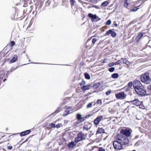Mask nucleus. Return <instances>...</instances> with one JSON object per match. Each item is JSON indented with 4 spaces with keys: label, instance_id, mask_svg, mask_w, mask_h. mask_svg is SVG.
<instances>
[{
    "label": "nucleus",
    "instance_id": "nucleus-1",
    "mask_svg": "<svg viewBox=\"0 0 151 151\" xmlns=\"http://www.w3.org/2000/svg\"><path fill=\"white\" fill-rule=\"evenodd\" d=\"M133 86L135 92L138 95L144 96L146 94V90L140 81L138 80L134 81L133 82Z\"/></svg>",
    "mask_w": 151,
    "mask_h": 151
},
{
    "label": "nucleus",
    "instance_id": "nucleus-2",
    "mask_svg": "<svg viewBox=\"0 0 151 151\" xmlns=\"http://www.w3.org/2000/svg\"><path fill=\"white\" fill-rule=\"evenodd\" d=\"M149 75V73H148L142 74L141 77L142 82L146 84H149L151 81V79Z\"/></svg>",
    "mask_w": 151,
    "mask_h": 151
},
{
    "label": "nucleus",
    "instance_id": "nucleus-3",
    "mask_svg": "<svg viewBox=\"0 0 151 151\" xmlns=\"http://www.w3.org/2000/svg\"><path fill=\"white\" fill-rule=\"evenodd\" d=\"M115 139L119 141L122 144H127L129 142L128 139L123 135L120 134H118L115 137Z\"/></svg>",
    "mask_w": 151,
    "mask_h": 151
},
{
    "label": "nucleus",
    "instance_id": "nucleus-4",
    "mask_svg": "<svg viewBox=\"0 0 151 151\" xmlns=\"http://www.w3.org/2000/svg\"><path fill=\"white\" fill-rule=\"evenodd\" d=\"M86 137V136L83 133H80L77 135V137L75 140V142L77 143L85 139Z\"/></svg>",
    "mask_w": 151,
    "mask_h": 151
},
{
    "label": "nucleus",
    "instance_id": "nucleus-5",
    "mask_svg": "<svg viewBox=\"0 0 151 151\" xmlns=\"http://www.w3.org/2000/svg\"><path fill=\"white\" fill-rule=\"evenodd\" d=\"M122 144L119 141L116 140L113 142V145L115 149L119 150L122 148Z\"/></svg>",
    "mask_w": 151,
    "mask_h": 151
},
{
    "label": "nucleus",
    "instance_id": "nucleus-6",
    "mask_svg": "<svg viewBox=\"0 0 151 151\" xmlns=\"http://www.w3.org/2000/svg\"><path fill=\"white\" fill-rule=\"evenodd\" d=\"M88 17L91 18V21L93 22H96L101 20V18L96 14L94 15L91 13H89L88 14Z\"/></svg>",
    "mask_w": 151,
    "mask_h": 151
},
{
    "label": "nucleus",
    "instance_id": "nucleus-7",
    "mask_svg": "<svg viewBox=\"0 0 151 151\" xmlns=\"http://www.w3.org/2000/svg\"><path fill=\"white\" fill-rule=\"evenodd\" d=\"M132 132V130H131L127 129H122L120 131L121 133L127 137H129L130 136L131 133Z\"/></svg>",
    "mask_w": 151,
    "mask_h": 151
},
{
    "label": "nucleus",
    "instance_id": "nucleus-8",
    "mask_svg": "<svg viewBox=\"0 0 151 151\" xmlns=\"http://www.w3.org/2000/svg\"><path fill=\"white\" fill-rule=\"evenodd\" d=\"M115 95L117 98L121 99H124L126 97V95L123 92L116 94Z\"/></svg>",
    "mask_w": 151,
    "mask_h": 151
},
{
    "label": "nucleus",
    "instance_id": "nucleus-9",
    "mask_svg": "<svg viewBox=\"0 0 151 151\" xmlns=\"http://www.w3.org/2000/svg\"><path fill=\"white\" fill-rule=\"evenodd\" d=\"M103 116H100L98 117L94 121V123L95 125H98L100 122L103 119Z\"/></svg>",
    "mask_w": 151,
    "mask_h": 151
},
{
    "label": "nucleus",
    "instance_id": "nucleus-10",
    "mask_svg": "<svg viewBox=\"0 0 151 151\" xmlns=\"http://www.w3.org/2000/svg\"><path fill=\"white\" fill-rule=\"evenodd\" d=\"M76 118L79 122V123L83 122L85 120L84 117H82L81 114H77Z\"/></svg>",
    "mask_w": 151,
    "mask_h": 151
},
{
    "label": "nucleus",
    "instance_id": "nucleus-11",
    "mask_svg": "<svg viewBox=\"0 0 151 151\" xmlns=\"http://www.w3.org/2000/svg\"><path fill=\"white\" fill-rule=\"evenodd\" d=\"M132 103L134 104L137 106H139L141 104V102L139 101L137 99H135L133 101H130Z\"/></svg>",
    "mask_w": 151,
    "mask_h": 151
},
{
    "label": "nucleus",
    "instance_id": "nucleus-12",
    "mask_svg": "<svg viewBox=\"0 0 151 151\" xmlns=\"http://www.w3.org/2000/svg\"><path fill=\"white\" fill-rule=\"evenodd\" d=\"M65 112L67 113L63 114L64 116H66L69 114L73 112V110L70 107L67 108L65 110Z\"/></svg>",
    "mask_w": 151,
    "mask_h": 151
},
{
    "label": "nucleus",
    "instance_id": "nucleus-13",
    "mask_svg": "<svg viewBox=\"0 0 151 151\" xmlns=\"http://www.w3.org/2000/svg\"><path fill=\"white\" fill-rule=\"evenodd\" d=\"M76 145V144H75L74 142H71L70 143L68 144V146L69 148L73 149Z\"/></svg>",
    "mask_w": 151,
    "mask_h": 151
},
{
    "label": "nucleus",
    "instance_id": "nucleus-14",
    "mask_svg": "<svg viewBox=\"0 0 151 151\" xmlns=\"http://www.w3.org/2000/svg\"><path fill=\"white\" fill-rule=\"evenodd\" d=\"M90 85H88L86 86H85L81 88L83 92H85L86 90H88L90 88Z\"/></svg>",
    "mask_w": 151,
    "mask_h": 151
},
{
    "label": "nucleus",
    "instance_id": "nucleus-15",
    "mask_svg": "<svg viewBox=\"0 0 151 151\" xmlns=\"http://www.w3.org/2000/svg\"><path fill=\"white\" fill-rule=\"evenodd\" d=\"M130 0H124V7H125L126 8H127L128 7V5L130 3Z\"/></svg>",
    "mask_w": 151,
    "mask_h": 151
},
{
    "label": "nucleus",
    "instance_id": "nucleus-16",
    "mask_svg": "<svg viewBox=\"0 0 151 151\" xmlns=\"http://www.w3.org/2000/svg\"><path fill=\"white\" fill-rule=\"evenodd\" d=\"M104 130L102 128H98V130L96 132V134H99L101 133H104Z\"/></svg>",
    "mask_w": 151,
    "mask_h": 151
},
{
    "label": "nucleus",
    "instance_id": "nucleus-17",
    "mask_svg": "<svg viewBox=\"0 0 151 151\" xmlns=\"http://www.w3.org/2000/svg\"><path fill=\"white\" fill-rule=\"evenodd\" d=\"M17 58V55H14L12 59L10 61V63H12L14 62Z\"/></svg>",
    "mask_w": 151,
    "mask_h": 151
},
{
    "label": "nucleus",
    "instance_id": "nucleus-18",
    "mask_svg": "<svg viewBox=\"0 0 151 151\" xmlns=\"http://www.w3.org/2000/svg\"><path fill=\"white\" fill-rule=\"evenodd\" d=\"M122 59H123V62L125 64L127 65H129L131 64V63L129 61L127 60L126 58L123 59V58H122Z\"/></svg>",
    "mask_w": 151,
    "mask_h": 151
},
{
    "label": "nucleus",
    "instance_id": "nucleus-19",
    "mask_svg": "<svg viewBox=\"0 0 151 151\" xmlns=\"http://www.w3.org/2000/svg\"><path fill=\"white\" fill-rule=\"evenodd\" d=\"M144 35V34L143 33H139L137 38V41L139 40Z\"/></svg>",
    "mask_w": 151,
    "mask_h": 151
},
{
    "label": "nucleus",
    "instance_id": "nucleus-20",
    "mask_svg": "<svg viewBox=\"0 0 151 151\" xmlns=\"http://www.w3.org/2000/svg\"><path fill=\"white\" fill-rule=\"evenodd\" d=\"M140 6V5H139V6H135L132 9H131L130 11V12H135L137 11L139 8H138V7H139Z\"/></svg>",
    "mask_w": 151,
    "mask_h": 151
},
{
    "label": "nucleus",
    "instance_id": "nucleus-21",
    "mask_svg": "<svg viewBox=\"0 0 151 151\" xmlns=\"http://www.w3.org/2000/svg\"><path fill=\"white\" fill-rule=\"evenodd\" d=\"M119 74L117 73H114L112 74L111 77L114 78H116L119 77Z\"/></svg>",
    "mask_w": 151,
    "mask_h": 151
},
{
    "label": "nucleus",
    "instance_id": "nucleus-22",
    "mask_svg": "<svg viewBox=\"0 0 151 151\" xmlns=\"http://www.w3.org/2000/svg\"><path fill=\"white\" fill-rule=\"evenodd\" d=\"M109 3L107 1H105L103 2L101 4V6H103L105 7L106 6L109 4Z\"/></svg>",
    "mask_w": 151,
    "mask_h": 151
},
{
    "label": "nucleus",
    "instance_id": "nucleus-23",
    "mask_svg": "<svg viewBox=\"0 0 151 151\" xmlns=\"http://www.w3.org/2000/svg\"><path fill=\"white\" fill-rule=\"evenodd\" d=\"M85 78L88 79H89L90 78V76L89 74L87 73H85Z\"/></svg>",
    "mask_w": 151,
    "mask_h": 151
},
{
    "label": "nucleus",
    "instance_id": "nucleus-24",
    "mask_svg": "<svg viewBox=\"0 0 151 151\" xmlns=\"http://www.w3.org/2000/svg\"><path fill=\"white\" fill-rule=\"evenodd\" d=\"M112 31H113L111 29H110L109 30L107 31L106 34H105V35H108L110 34H111V32H112Z\"/></svg>",
    "mask_w": 151,
    "mask_h": 151
},
{
    "label": "nucleus",
    "instance_id": "nucleus-25",
    "mask_svg": "<svg viewBox=\"0 0 151 151\" xmlns=\"http://www.w3.org/2000/svg\"><path fill=\"white\" fill-rule=\"evenodd\" d=\"M128 85L129 88H131L132 87V85H133V83L132 82H129L128 83Z\"/></svg>",
    "mask_w": 151,
    "mask_h": 151
},
{
    "label": "nucleus",
    "instance_id": "nucleus-26",
    "mask_svg": "<svg viewBox=\"0 0 151 151\" xmlns=\"http://www.w3.org/2000/svg\"><path fill=\"white\" fill-rule=\"evenodd\" d=\"M97 103L99 105H101L102 103L101 100V99H98L97 101Z\"/></svg>",
    "mask_w": 151,
    "mask_h": 151
},
{
    "label": "nucleus",
    "instance_id": "nucleus-27",
    "mask_svg": "<svg viewBox=\"0 0 151 151\" xmlns=\"http://www.w3.org/2000/svg\"><path fill=\"white\" fill-rule=\"evenodd\" d=\"M115 68L114 67H111L109 69V70L110 72H113Z\"/></svg>",
    "mask_w": 151,
    "mask_h": 151
},
{
    "label": "nucleus",
    "instance_id": "nucleus-28",
    "mask_svg": "<svg viewBox=\"0 0 151 151\" xmlns=\"http://www.w3.org/2000/svg\"><path fill=\"white\" fill-rule=\"evenodd\" d=\"M89 128L90 127H88L87 125H85L83 127L84 129L86 130H88Z\"/></svg>",
    "mask_w": 151,
    "mask_h": 151
},
{
    "label": "nucleus",
    "instance_id": "nucleus-29",
    "mask_svg": "<svg viewBox=\"0 0 151 151\" xmlns=\"http://www.w3.org/2000/svg\"><path fill=\"white\" fill-rule=\"evenodd\" d=\"M116 34L115 32L114 31H112V32H111V36L113 37H114L116 36Z\"/></svg>",
    "mask_w": 151,
    "mask_h": 151
},
{
    "label": "nucleus",
    "instance_id": "nucleus-30",
    "mask_svg": "<svg viewBox=\"0 0 151 151\" xmlns=\"http://www.w3.org/2000/svg\"><path fill=\"white\" fill-rule=\"evenodd\" d=\"M97 40L96 38H94L92 40V45H94L96 42L97 41Z\"/></svg>",
    "mask_w": 151,
    "mask_h": 151
},
{
    "label": "nucleus",
    "instance_id": "nucleus-31",
    "mask_svg": "<svg viewBox=\"0 0 151 151\" xmlns=\"http://www.w3.org/2000/svg\"><path fill=\"white\" fill-rule=\"evenodd\" d=\"M93 102L90 103H89L87 105V108H89L91 107L92 105Z\"/></svg>",
    "mask_w": 151,
    "mask_h": 151
},
{
    "label": "nucleus",
    "instance_id": "nucleus-32",
    "mask_svg": "<svg viewBox=\"0 0 151 151\" xmlns=\"http://www.w3.org/2000/svg\"><path fill=\"white\" fill-rule=\"evenodd\" d=\"M24 132L25 135H26L29 134L30 132V130H27Z\"/></svg>",
    "mask_w": 151,
    "mask_h": 151
},
{
    "label": "nucleus",
    "instance_id": "nucleus-33",
    "mask_svg": "<svg viewBox=\"0 0 151 151\" xmlns=\"http://www.w3.org/2000/svg\"><path fill=\"white\" fill-rule=\"evenodd\" d=\"M111 21L109 19L107 21L106 23V24L107 25H109L110 24H111Z\"/></svg>",
    "mask_w": 151,
    "mask_h": 151
},
{
    "label": "nucleus",
    "instance_id": "nucleus-34",
    "mask_svg": "<svg viewBox=\"0 0 151 151\" xmlns=\"http://www.w3.org/2000/svg\"><path fill=\"white\" fill-rule=\"evenodd\" d=\"M99 84L98 83H96L94 84L93 86L94 88H97L98 87Z\"/></svg>",
    "mask_w": 151,
    "mask_h": 151
},
{
    "label": "nucleus",
    "instance_id": "nucleus-35",
    "mask_svg": "<svg viewBox=\"0 0 151 151\" xmlns=\"http://www.w3.org/2000/svg\"><path fill=\"white\" fill-rule=\"evenodd\" d=\"M121 62V60H118L116 62L114 63L115 65H119Z\"/></svg>",
    "mask_w": 151,
    "mask_h": 151
},
{
    "label": "nucleus",
    "instance_id": "nucleus-36",
    "mask_svg": "<svg viewBox=\"0 0 151 151\" xmlns=\"http://www.w3.org/2000/svg\"><path fill=\"white\" fill-rule=\"evenodd\" d=\"M114 65H115L114 64V63L112 62V63H109L108 64V66L109 67H111L114 66Z\"/></svg>",
    "mask_w": 151,
    "mask_h": 151
},
{
    "label": "nucleus",
    "instance_id": "nucleus-37",
    "mask_svg": "<svg viewBox=\"0 0 151 151\" xmlns=\"http://www.w3.org/2000/svg\"><path fill=\"white\" fill-rule=\"evenodd\" d=\"M54 124L51 123L49 125V127L50 128H54Z\"/></svg>",
    "mask_w": 151,
    "mask_h": 151
},
{
    "label": "nucleus",
    "instance_id": "nucleus-38",
    "mask_svg": "<svg viewBox=\"0 0 151 151\" xmlns=\"http://www.w3.org/2000/svg\"><path fill=\"white\" fill-rule=\"evenodd\" d=\"M98 151H106L105 149L102 147H100L99 148Z\"/></svg>",
    "mask_w": 151,
    "mask_h": 151
},
{
    "label": "nucleus",
    "instance_id": "nucleus-39",
    "mask_svg": "<svg viewBox=\"0 0 151 151\" xmlns=\"http://www.w3.org/2000/svg\"><path fill=\"white\" fill-rule=\"evenodd\" d=\"M70 2L72 5H74L75 3V1L74 0H70Z\"/></svg>",
    "mask_w": 151,
    "mask_h": 151
},
{
    "label": "nucleus",
    "instance_id": "nucleus-40",
    "mask_svg": "<svg viewBox=\"0 0 151 151\" xmlns=\"http://www.w3.org/2000/svg\"><path fill=\"white\" fill-rule=\"evenodd\" d=\"M111 93V91H109L106 92V94L107 95H109Z\"/></svg>",
    "mask_w": 151,
    "mask_h": 151
},
{
    "label": "nucleus",
    "instance_id": "nucleus-41",
    "mask_svg": "<svg viewBox=\"0 0 151 151\" xmlns=\"http://www.w3.org/2000/svg\"><path fill=\"white\" fill-rule=\"evenodd\" d=\"M61 124H58L56 125V128H59L60 127Z\"/></svg>",
    "mask_w": 151,
    "mask_h": 151
},
{
    "label": "nucleus",
    "instance_id": "nucleus-42",
    "mask_svg": "<svg viewBox=\"0 0 151 151\" xmlns=\"http://www.w3.org/2000/svg\"><path fill=\"white\" fill-rule=\"evenodd\" d=\"M20 135L21 136H24L25 135L24 132H22L21 133Z\"/></svg>",
    "mask_w": 151,
    "mask_h": 151
},
{
    "label": "nucleus",
    "instance_id": "nucleus-43",
    "mask_svg": "<svg viewBox=\"0 0 151 151\" xmlns=\"http://www.w3.org/2000/svg\"><path fill=\"white\" fill-rule=\"evenodd\" d=\"M10 44H11V46H13L14 44H15V42L14 41H11V42H10Z\"/></svg>",
    "mask_w": 151,
    "mask_h": 151
},
{
    "label": "nucleus",
    "instance_id": "nucleus-44",
    "mask_svg": "<svg viewBox=\"0 0 151 151\" xmlns=\"http://www.w3.org/2000/svg\"><path fill=\"white\" fill-rule=\"evenodd\" d=\"M59 109V108H58V109L56 110L53 114H55V115L57 113H58L59 111H58V109Z\"/></svg>",
    "mask_w": 151,
    "mask_h": 151
},
{
    "label": "nucleus",
    "instance_id": "nucleus-45",
    "mask_svg": "<svg viewBox=\"0 0 151 151\" xmlns=\"http://www.w3.org/2000/svg\"><path fill=\"white\" fill-rule=\"evenodd\" d=\"M114 24L115 27H117L118 26V25L115 21L114 22Z\"/></svg>",
    "mask_w": 151,
    "mask_h": 151
},
{
    "label": "nucleus",
    "instance_id": "nucleus-46",
    "mask_svg": "<svg viewBox=\"0 0 151 151\" xmlns=\"http://www.w3.org/2000/svg\"><path fill=\"white\" fill-rule=\"evenodd\" d=\"M85 83V81H82V82L80 83V85H83V84H84Z\"/></svg>",
    "mask_w": 151,
    "mask_h": 151
},
{
    "label": "nucleus",
    "instance_id": "nucleus-47",
    "mask_svg": "<svg viewBox=\"0 0 151 151\" xmlns=\"http://www.w3.org/2000/svg\"><path fill=\"white\" fill-rule=\"evenodd\" d=\"M148 89H150L151 90V84L149 86H148Z\"/></svg>",
    "mask_w": 151,
    "mask_h": 151
},
{
    "label": "nucleus",
    "instance_id": "nucleus-48",
    "mask_svg": "<svg viewBox=\"0 0 151 151\" xmlns=\"http://www.w3.org/2000/svg\"><path fill=\"white\" fill-rule=\"evenodd\" d=\"M12 146H9L8 147V149L11 150L12 148Z\"/></svg>",
    "mask_w": 151,
    "mask_h": 151
},
{
    "label": "nucleus",
    "instance_id": "nucleus-49",
    "mask_svg": "<svg viewBox=\"0 0 151 151\" xmlns=\"http://www.w3.org/2000/svg\"><path fill=\"white\" fill-rule=\"evenodd\" d=\"M56 125L55 124H54V128H56Z\"/></svg>",
    "mask_w": 151,
    "mask_h": 151
},
{
    "label": "nucleus",
    "instance_id": "nucleus-50",
    "mask_svg": "<svg viewBox=\"0 0 151 151\" xmlns=\"http://www.w3.org/2000/svg\"><path fill=\"white\" fill-rule=\"evenodd\" d=\"M106 59H104V62H105L106 61Z\"/></svg>",
    "mask_w": 151,
    "mask_h": 151
},
{
    "label": "nucleus",
    "instance_id": "nucleus-51",
    "mask_svg": "<svg viewBox=\"0 0 151 151\" xmlns=\"http://www.w3.org/2000/svg\"><path fill=\"white\" fill-rule=\"evenodd\" d=\"M6 80V79H4V80H3L4 81H4H5Z\"/></svg>",
    "mask_w": 151,
    "mask_h": 151
},
{
    "label": "nucleus",
    "instance_id": "nucleus-52",
    "mask_svg": "<svg viewBox=\"0 0 151 151\" xmlns=\"http://www.w3.org/2000/svg\"><path fill=\"white\" fill-rule=\"evenodd\" d=\"M118 105L119 106V103H118Z\"/></svg>",
    "mask_w": 151,
    "mask_h": 151
},
{
    "label": "nucleus",
    "instance_id": "nucleus-53",
    "mask_svg": "<svg viewBox=\"0 0 151 151\" xmlns=\"http://www.w3.org/2000/svg\"><path fill=\"white\" fill-rule=\"evenodd\" d=\"M132 151H136V150H132Z\"/></svg>",
    "mask_w": 151,
    "mask_h": 151
}]
</instances>
